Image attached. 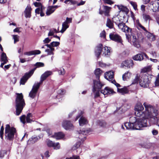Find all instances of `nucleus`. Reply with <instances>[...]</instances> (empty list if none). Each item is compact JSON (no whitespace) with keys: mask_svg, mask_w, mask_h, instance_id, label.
I'll list each match as a JSON object with an SVG mask.
<instances>
[{"mask_svg":"<svg viewBox=\"0 0 159 159\" xmlns=\"http://www.w3.org/2000/svg\"><path fill=\"white\" fill-rule=\"evenodd\" d=\"M131 116L129 118V122H126L124 124L125 126L128 129H141L142 127H147L148 125L147 120L143 117Z\"/></svg>","mask_w":159,"mask_h":159,"instance_id":"nucleus-1","label":"nucleus"},{"mask_svg":"<svg viewBox=\"0 0 159 159\" xmlns=\"http://www.w3.org/2000/svg\"><path fill=\"white\" fill-rule=\"evenodd\" d=\"M143 105L145 108L144 115L150 125L156 124L159 127V117H157V110L154 106L146 105L145 103Z\"/></svg>","mask_w":159,"mask_h":159,"instance_id":"nucleus-2","label":"nucleus"},{"mask_svg":"<svg viewBox=\"0 0 159 159\" xmlns=\"http://www.w3.org/2000/svg\"><path fill=\"white\" fill-rule=\"evenodd\" d=\"M52 72L50 71H47L43 74L40 77V82L34 84L33 88L29 94V96L32 98H34L36 96L38 90L39 88L40 85L43 81L49 76L52 74Z\"/></svg>","mask_w":159,"mask_h":159,"instance_id":"nucleus-3","label":"nucleus"},{"mask_svg":"<svg viewBox=\"0 0 159 159\" xmlns=\"http://www.w3.org/2000/svg\"><path fill=\"white\" fill-rule=\"evenodd\" d=\"M17 96L15 99L16 115H19L21 112L25 104L22 93H16Z\"/></svg>","mask_w":159,"mask_h":159,"instance_id":"nucleus-4","label":"nucleus"},{"mask_svg":"<svg viewBox=\"0 0 159 159\" xmlns=\"http://www.w3.org/2000/svg\"><path fill=\"white\" fill-rule=\"evenodd\" d=\"M5 133L6 139L10 141H12L15 135L17 134L16 128L14 127H11L8 124L6 125Z\"/></svg>","mask_w":159,"mask_h":159,"instance_id":"nucleus-5","label":"nucleus"},{"mask_svg":"<svg viewBox=\"0 0 159 159\" xmlns=\"http://www.w3.org/2000/svg\"><path fill=\"white\" fill-rule=\"evenodd\" d=\"M139 82V84L141 86L144 88H147L149 86V84L150 81L148 80V76L146 75H143L141 78L137 74L132 84H134Z\"/></svg>","mask_w":159,"mask_h":159,"instance_id":"nucleus-6","label":"nucleus"},{"mask_svg":"<svg viewBox=\"0 0 159 159\" xmlns=\"http://www.w3.org/2000/svg\"><path fill=\"white\" fill-rule=\"evenodd\" d=\"M103 85L104 84L101 82L99 79L93 80L92 91L94 95L95 98L99 96L100 90Z\"/></svg>","mask_w":159,"mask_h":159,"instance_id":"nucleus-7","label":"nucleus"},{"mask_svg":"<svg viewBox=\"0 0 159 159\" xmlns=\"http://www.w3.org/2000/svg\"><path fill=\"white\" fill-rule=\"evenodd\" d=\"M126 39L129 42H132L133 44L136 48H138L140 47V45L138 42V38L136 37L133 33L126 34Z\"/></svg>","mask_w":159,"mask_h":159,"instance_id":"nucleus-8","label":"nucleus"},{"mask_svg":"<svg viewBox=\"0 0 159 159\" xmlns=\"http://www.w3.org/2000/svg\"><path fill=\"white\" fill-rule=\"evenodd\" d=\"M144 109V107L142 104L140 103L136 104L135 107V114L138 117H140L142 116L143 114L142 111Z\"/></svg>","mask_w":159,"mask_h":159,"instance_id":"nucleus-9","label":"nucleus"},{"mask_svg":"<svg viewBox=\"0 0 159 159\" xmlns=\"http://www.w3.org/2000/svg\"><path fill=\"white\" fill-rule=\"evenodd\" d=\"M109 38L111 40L123 45L121 37L119 34L111 33L109 34Z\"/></svg>","mask_w":159,"mask_h":159,"instance_id":"nucleus-10","label":"nucleus"},{"mask_svg":"<svg viewBox=\"0 0 159 159\" xmlns=\"http://www.w3.org/2000/svg\"><path fill=\"white\" fill-rule=\"evenodd\" d=\"M62 125L63 127L66 130L72 129L73 125L70 121L68 120H65L63 121Z\"/></svg>","mask_w":159,"mask_h":159,"instance_id":"nucleus-11","label":"nucleus"},{"mask_svg":"<svg viewBox=\"0 0 159 159\" xmlns=\"http://www.w3.org/2000/svg\"><path fill=\"white\" fill-rule=\"evenodd\" d=\"M152 7L153 8H152L153 11L157 12L159 11V2L157 1L154 2H151L149 5V7Z\"/></svg>","mask_w":159,"mask_h":159,"instance_id":"nucleus-12","label":"nucleus"},{"mask_svg":"<svg viewBox=\"0 0 159 159\" xmlns=\"http://www.w3.org/2000/svg\"><path fill=\"white\" fill-rule=\"evenodd\" d=\"M102 44H99L95 48V54L98 58L99 57L102 51Z\"/></svg>","mask_w":159,"mask_h":159,"instance_id":"nucleus-13","label":"nucleus"},{"mask_svg":"<svg viewBox=\"0 0 159 159\" xmlns=\"http://www.w3.org/2000/svg\"><path fill=\"white\" fill-rule=\"evenodd\" d=\"M101 92L104 95H109L115 93L113 89L108 87H105L104 90H102L101 91Z\"/></svg>","mask_w":159,"mask_h":159,"instance_id":"nucleus-14","label":"nucleus"},{"mask_svg":"<svg viewBox=\"0 0 159 159\" xmlns=\"http://www.w3.org/2000/svg\"><path fill=\"white\" fill-rule=\"evenodd\" d=\"M114 76V72L112 70L107 72L106 74H105V78L110 81L113 79Z\"/></svg>","mask_w":159,"mask_h":159,"instance_id":"nucleus-15","label":"nucleus"},{"mask_svg":"<svg viewBox=\"0 0 159 159\" xmlns=\"http://www.w3.org/2000/svg\"><path fill=\"white\" fill-rule=\"evenodd\" d=\"M134 65L133 61L132 60H127L123 61L122 64L121 66L123 67L124 66L128 68H130L132 67Z\"/></svg>","mask_w":159,"mask_h":159,"instance_id":"nucleus-16","label":"nucleus"},{"mask_svg":"<svg viewBox=\"0 0 159 159\" xmlns=\"http://www.w3.org/2000/svg\"><path fill=\"white\" fill-rule=\"evenodd\" d=\"M90 131L89 129H83L82 130H80V131L78 133L80 135L79 138L80 139L81 141H84L83 138L82 137V135H85L89 134Z\"/></svg>","mask_w":159,"mask_h":159,"instance_id":"nucleus-17","label":"nucleus"},{"mask_svg":"<svg viewBox=\"0 0 159 159\" xmlns=\"http://www.w3.org/2000/svg\"><path fill=\"white\" fill-rule=\"evenodd\" d=\"M32 10L31 7L28 5L25 8L24 11L25 16L26 18H30L31 16V10Z\"/></svg>","mask_w":159,"mask_h":159,"instance_id":"nucleus-18","label":"nucleus"},{"mask_svg":"<svg viewBox=\"0 0 159 159\" xmlns=\"http://www.w3.org/2000/svg\"><path fill=\"white\" fill-rule=\"evenodd\" d=\"M30 77V75H29V74H27V73H26L24 76L21 78L20 80V84L23 85L25 84L28 79Z\"/></svg>","mask_w":159,"mask_h":159,"instance_id":"nucleus-19","label":"nucleus"},{"mask_svg":"<svg viewBox=\"0 0 159 159\" xmlns=\"http://www.w3.org/2000/svg\"><path fill=\"white\" fill-rule=\"evenodd\" d=\"M41 53V51L38 50H36L33 51H30L28 52H26L24 53L25 55L27 56H31L32 55H36L40 54Z\"/></svg>","mask_w":159,"mask_h":159,"instance_id":"nucleus-20","label":"nucleus"},{"mask_svg":"<svg viewBox=\"0 0 159 159\" xmlns=\"http://www.w3.org/2000/svg\"><path fill=\"white\" fill-rule=\"evenodd\" d=\"M33 115L31 113H29L27 115L26 117V121L27 123H31L32 122H34L35 120L34 118Z\"/></svg>","mask_w":159,"mask_h":159,"instance_id":"nucleus-21","label":"nucleus"},{"mask_svg":"<svg viewBox=\"0 0 159 159\" xmlns=\"http://www.w3.org/2000/svg\"><path fill=\"white\" fill-rule=\"evenodd\" d=\"M64 135V134L62 132H59L55 133L54 135L52 136L55 138L57 140H59L63 138Z\"/></svg>","mask_w":159,"mask_h":159,"instance_id":"nucleus-22","label":"nucleus"},{"mask_svg":"<svg viewBox=\"0 0 159 159\" xmlns=\"http://www.w3.org/2000/svg\"><path fill=\"white\" fill-rule=\"evenodd\" d=\"M117 91L122 95L128 93L129 92L127 87L126 86H125L122 88H118Z\"/></svg>","mask_w":159,"mask_h":159,"instance_id":"nucleus-23","label":"nucleus"},{"mask_svg":"<svg viewBox=\"0 0 159 159\" xmlns=\"http://www.w3.org/2000/svg\"><path fill=\"white\" fill-rule=\"evenodd\" d=\"M146 35L148 38V39L151 41H152L155 40V36L152 34L146 31Z\"/></svg>","mask_w":159,"mask_h":159,"instance_id":"nucleus-24","label":"nucleus"},{"mask_svg":"<svg viewBox=\"0 0 159 159\" xmlns=\"http://www.w3.org/2000/svg\"><path fill=\"white\" fill-rule=\"evenodd\" d=\"M79 121L80 125L81 126H83L88 123L87 119L83 116H81Z\"/></svg>","mask_w":159,"mask_h":159,"instance_id":"nucleus-25","label":"nucleus"},{"mask_svg":"<svg viewBox=\"0 0 159 159\" xmlns=\"http://www.w3.org/2000/svg\"><path fill=\"white\" fill-rule=\"evenodd\" d=\"M116 6L120 11L125 12L126 14H127L128 13L129 10L126 7H125L122 5H117Z\"/></svg>","mask_w":159,"mask_h":159,"instance_id":"nucleus-26","label":"nucleus"},{"mask_svg":"<svg viewBox=\"0 0 159 159\" xmlns=\"http://www.w3.org/2000/svg\"><path fill=\"white\" fill-rule=\"evenodd\" d=\"M96 123L97 125L103 128L105 127L107 125V123L104 120H98Z\"/></svg>","mask_w":159,"mask_h":159,"instance_id":"nucleus-27","label":"nucleus"},{"mask_svg":"<svg viewBox=\"0 0 159 159\" xmlns=\"http://www.w3.org/2000/svg\"><path fill=\"white\" fill-rule=\"evenodd\" d=\"M60 32L59 31V27L57 30L53 28L49 30V32L48 34V36H54V33H57Z\"/></svg>","mask_w":159,"mask_h":159,"instance_id":"nucleus-28","label":"nucleus"},{"mask_svg":"<svg viewBox=\"0 0 159 159\" xmlns=\"http://www.w3.org/2000/svg\"><path fill=\"white\" fill-rule=\"evenodd\" d=\"M102 52H103V54L105 55L109 56L110 53V48L107 46L104 47L103 48Z\"/></svg>","mask_w":159,"mask_h":159,"instance_id":"nucleus-29","label":"nucleus"},{"mask_svg":"<svg viewBox=\"0 0 159 159\" xmlns=\"http://www.w3.org/2000/svg\"><path fill=\"white\" fill-rule=\"evenodd\" d=\"M39 140L38 138L34 135L32 136L28 140V143H34Z\"/></svg>","mask_w":159,"mask_h":159,"instance_id":"nucleus-30","label":"nucleus"},{"mask_svg":"<svg viewBox=\"0 0 159 159\" xmlns=\"http://www.w3.org/2000/svg\"><path fill=\"white\" fill-rule=\"evenodd\" d=\"M133 59L136 61H141L143 59V53L138 54L133 57Z\"/></svg>","mask_w":159,"mask_h":159,"instance_id":"nucleus-31","label":"nucleus"},{"mask_svg":"<svg viewBox=\"0 0 159 159\" xmlns=\"http://www.w3.org/2000/svg\"><path fill=\"white\" fill-rule=\"evenodd\" d=\"M104 14L105 16H109V13L111 7L106 6L103 5Z\"/></svg>","mask_w":159,"mask_h":159,"instance_id":"nucleus-32","label":"nucleus"},{"mask_svg":"<svg viewBox=\"0 0 159 159\" xmlns=\"http://www.w3.org/2000/svg\"><path fill=\"white\" fill-rule=\"evenodd\" d=\"M102 73V71L99 68L96 69L94 71V74L97 79L99 80L100 77Z\"/></svg>","mask_w":159,"mask_h":159,"instance_id":"nucleus-33","label":"nucleus"},{"mask_svg":"<svg viewBox=\"0 0 159 159\" xmlns=\"http://www.w3.org/2000/svg\"><path fill=\"white\" fill-rule=\"evenodd\" d=\"M69 27L68 24L67 23V21H64L62 24L61 30L60 31V32L63 33Z\"/></svg>","mask_w":159,"mask_h":159,"instance_id":"nucleus-34","label":"nucleus"},{"mask_svg":"<svg viewBox=\"0 0 159 159\" xmlns=\"http://www.w3.org/2000/svg\"><path fill=\"white\" fill-rule=\"evenodd\" d=\"M106 25L107 27L110 29H112L114 27L113 22L108 18L107 19Z\"/></svg>","mask_w":159,"mask_h":159,"instance_id":"nucleus-35","label":"nucleus"},{"mask_svg":"<svg viewBox=\"0 0 159 159\" xmlns=\"http://www.w3.org/2000/svg\"><path fill=\"white\" fill-rule=\"evenodd\" d=\"M55 10V9L52 7V6H50L48 7L47 9L46 14L47 16H49L52 13H53Z\"/></svg>","mask_w":159,"mask_h":159,"instance_id":"nucleus-36","label":"nucleus"},{"mask_svg":"<svg viewBox=\"0 0 159 159\" xmlns=\"http://www.w3.org/2000/svg\"><path fill=\"white\" fill-rule=\"evenodd\" d=\"M131 74L129 72H127L123 74L122 76V79L123 80L125 81L127 80L128 79L131 77Z\"/></svg>","mask_w":159,"mask_h":159,"instance_id":"nucleus-37","label":"nucleus"},{"mask_svg":"<svg viewBox=\"0 0 159 159\" xmlns=\"http://www.w3.org/2000/svg\"><path fill=\"white\" fill-rule=\"evenodd\" d=\"M152 143L149 142H145L141 144V147L142 148H145L149 149L152 146Z\"/></svg>","mask_w":159,"mask_h":159,"instance_id":"nucleus-38","label":"nucleus"},{"mask_svg":"<svg viewBox=\"0 0 159 159\" xmlns=\"http://www.w3.org/2000/svg\"><path fill=\"white\" fill-rule=\"evenodd\" d=\"M124 27L125 28H124L123 31L125 32L126 33V34H130L132 33V29L131 28H130L126 25L124 26Z\"/></svg>","mask_w":159,"mask_h":159,"instance_id":"nucleus-39","label":"nucleus"},{"mask_svg":"<svg viewBox=\"0 0 159 159\" xmlns=\"http://www.w3.org/2000/svg\"><path fill=\"white\" fill-rule=\"evenodd\" d=\"M54 50V48H52L46 49L45 52H48V55H53L54 53L53 52V51Z\"/></svg>","mask_w":159,"mask_h":159,"instance_id":"nucleus-40","label":"nucleus"},{"mask_svg":"<svg viewBox=\"0 0 159 159\" xmlns=\"http://www.w3.org/2000/svg\"><path fill=\"white\" fill-rule=\"evenodd\" d=\"M1 59L2 61H5L7 62V57L6 54L3 52L1 55Z\"/></svg>","mask_w":159,"mask_h":159,"instance_id":"nucleus-41","label":"nucleus"},{"mask_svg":"<svg viewBox=\"0 0 159 159\" xmlns=\"http://www.w3.org/2000/svg\"><path fill=\"white\" fill-rule=\"evenodd\" d=\"M115 23L116 25H118V26L119 28L121 30L123 31L124 28H125L124 26L126 25L125 24L123 23H121L118 24L116 23Z\"/></svg>","mask_w":159,"mask_h":159,"instance_id":"nucleus-42","label":"nucleus"},{"mask_svg":"<svg viewBox=\"0 0 159 159\" xmlns=\"http://www.w3.org/2000/svg\"><path fill=\"white\" fill-rule=\"evenodd\" d=\"M143 18L145 21L147 22L148 20L150 19V17L147 14L145 13H143Z\"/></svg>","mask_w":159,"mask_h":159,"instance_id":"nucleus-43","label":"nucleus"},{"mask_svg":"<svg viewBox=\"0 0 159 159\" xmlns=\"http://www.w3.org/2000/svg\"><path fill=\"white\" fill-rule=\"evenodd\" d=\"M52 147L54 149L57 150L60 148V146L59 143H55L54 142Z\"/></svg>","mask_w":159,"mask_h":159,"instance_id":"nucleus-44","label":"nucleus"},{"mask_svg":"<svg viewBox=\"0 0 159 159\" xmlns=\"http://www.w3.org/2000/svg\"><path fill=\"white\" fill-rule=\"evenodd\" d=\"M57 71L60 75H63L65 73V71L63 68H61L60 69H58Z\"/></svg>","mask_w":159,"mask_h":159,"instance_id":"nucleus-45","label":"nucleus"},{"mask_svg":"<svg viewBox=\"0 0 159 159\" xmlns=\"http://www.w3.org/2000/svg\"><path fill=\"white\" fill-rule=\"evenodd\" d=\"M60 44V43L58 42L53 41L50 43V45L52 48L54 47H57Z\"/></svg>","mask_w":159,"mask_h":159,"instance_id":"nucleus-46","label":"nucleus"},{"mask_svg":"<svg viewBox=\"0 0 159 159\" xmlns=\"http://www.w3.org/2000/svg\"><path fill=\"white\" fill-rule=\"evenodd\" d=\"M20 118L21 122L22 123L24 124H25L26 123L25 119H26V117L25 115H23L22 116L20 117Z\"/></svg>","mask_w":159,"mask_h":159,"instance_id":"nucleus-47","label":"nucleus"},{"mask_svg":"<svg viewBox=\"0 0 159 159\" xmlns=\"http://www.w3.org/2000/svg\"><path fill=\"white\" fill-rule=\"evenodd\" d=\"M34 66L37 68L43 67L44 66V64L41 62H37L35 63Z\"/></svg>","mask_w":159,"mask_h":159,"instance_id":"nucleus-48","label":"nucleus"},{"mask_svg":"<svg viewBox=\"0 0 159 159\" xmlns=\"http://www.w3.org/2000/svg\"><path fill=\"white\" fill-rule=\"evenodd\" d=\"M81 143L80 141L77 142L76 144L74 145V146L72 148L73 149L75 150L80 147V145H81Z\"/></svg>","mask_w":159,"mask_h":159,"instance_id":"nucleus-49","label":"nucleus"},{"mask_svg":"<svg viewBox=\"0 0 159 159\" xmlns=\"http://www.w3.org/2000/svg\"><path fill=\"white\" fill-rule=\"evenodd\" d=\"M130 3L131 5L133 7L134 9L135 10H137V3L136 2H133V1H131L130 2Z\"/></svg>","mask_w":159,"mask_h":159,"instance_id":"nucleus-50","label":"nucleus"},{"mask_svg":"<svg viewBox=\"0 0 159 159\" xmlns=\"http://www.w3.org/2000/svg\"><path fill=\"white\" fill-rule=\"evenodd\" d=\"M7 151L6 150H2L0 151V157H3L6 154Z\"/></svg>","mask_w":159,"mask_h":159,"instance_id":"nucleus-51","label":"nucleus"},{"mask_svg":"<svg viewBox=\"0 0 159 159\" xmlns=\"http://www.w3.org/2000/svg\"><path fill=\"white\" fill-rule=\"evenodd\" d=\"M137 23L138 28L139 27L142 29L143 30H144L146 31L145 28L141 25L139 21H137Z\"/></svg>","mask_w":159,"mask_h":159,"instance_id":"nucleus-52","label":"nucleus"},{"mask_svg":"<svg viewBox=\"0 0 159 159\" xmlns=\"http://www.w3.org/2000/svg\"><path fill=\"white\" fill-rule=\"evenodd\" d=\"M151 132L152 135L154 136L157 135L158 134V130L155 128L152 129Z\"/></svg>","mask_w":159,"mask_h":159,"instance_id":"nucleus-53","label":"nucleus"},{"mask_svg":"<svg viewBox=\"0 0 159 159\" xmlns=\"http://www.w3.org/2000/svg\"><path fill=\"white\" fill-rule=\"evenodd\" d=\"M13 39H14V43H15L16 42L19 41V36L17 35H13Z\"/></svg>","mask_w":159,"mask_h":159,"instance_id":"nucleus-54","label":"nucleus"},{"mask_svg":"<svg viewBox=\"0 0 159 159\" xmlns=\"http://www.w3.org/2000/svg\"><path fill=\"white\" fill-rule=\"evenodd\" d=\"M103 1L105 4L111 5L114 3V2L111 0H103Z\"/></svg>","mask_w":159,"mask_h":159,"instance_id":"nucleus-55","label":"nucleus"},{"mask_svg":"<svg viewBox=\"0 0 159 159\" xmlns=\"http://www.w3.org/2000/svg\"><path fill=\"white\" fill-rule=\"evenodd\" d=\"M54 142L50 140H48L47 141V143L48 146L49 147H52Z\"/></svg>","mask_w":159,"mask_h":159,"instance_id":"nucleus-56","label":"nucleus"},{"mask_svg":"<svg viewBox=\"0 0 159 159\" xmlns=\"http://www.w3.org/2000/svg\"><path fill=\"white\" fill-rule=\"evenodd\" d=\"M155 84L156 86H159V75L156 77V80L155 82Z\"/></svg>","mask_w":159,"mask_h":159,"instance_id":"nucleus-57","label":"nucleus"},{"mask_svg":"<svg viewBox=\"0 0 159 159\" xmlns=\"http://www.w3.org/2000/svg\"><path fill=\"white\" fill-rule=\"evenodd\" d=\"M51 41V39H49V38L48 37L45 38L43 40V42L44 44L46 43H49Z\"/></svg>","mask_w":159,"mask_h":159,"instance_id":"nucleus-58","label":"nucleus"},{"mask_svg":"<svg viewBox=\"0 0 159 159\" xmlns=\"http://www.w3.org/2000/svg\"><path fill=\"white\" fill-rule=\"evenodd\" d=\"M37 68V67H36V66L34 68L31 70L28 73H27V74H29V75H30V76H31L33 74L34 71Z\"/></svg>","mask_w":159,"mask_h":159,"instance_id":"nucleus-59","label":"nucleus"},{"mask_svg":"<svg viewBox=\"0 0 159 159\" xmlns=\"http://www.w3.org/2000/svg\"><path fill=\"white\" fill-rule=\"evenodd\" d=\"M34 4L36 7H40L42 6L41 3L39 2H34Z\"/></svg>","mask_w":159,"mask_h":159,"instance_id":"nucleus-60","label":"nucleus"},{"mask_svg":"<svg viewBox=\"0 0 159 159\" xmlns=\"http://www.w3.org/2000/svg\"><path fill=\"white\" fill-rule=\"evenodd\" d=\"M100 36L101 37L105 38L106 37L105 32L103 30L100 34Z\"/></svg>","mask_w":159,"mask_h":159,"instance_id":"nucleus-61","label":"nucleus"},{"mask_svg":"<svg viewBox=\"0 0 159 159\" xmlns=\"http://www.w3.org/2000/svg\"><path fill=\"white\" fill-rule=\"evenodd\" d=\"M65 21H67V23L68 24L69 23H71L72 22V18L67 17L66 18V20Z\"/></svg>","mask_w":159,"mask_h":159,"instance_id":"nucleus-62","label":"nucleus"},{"mask_svg":"<svg viewBox=\"0 0 159 159\" xmlns=\"http://www.w3.org/2000/svg\"><path fill=\"white\" fill-rule=\"evenodd\" d=\"M64 90L63 89H60L58 91V94L62 95L64 94Z\"/></svg>","mask_w":159,"mask_h":159,"instance_id":"nucleus-63","label":"nucleus"},{"mask_svg":"<svg viewBox=\"0 0 159 159\" xmlns=\"http://www.w3.org/2000/svg\"><path fill=\"white\" fill-rule=\"evenodd\" d=\"M41 9L40 8H36L35 10V12L38 14H39L40 13V11H41Z\"/></svg>","mask_w":159,"mask_h":159,"instance_id":"nucleus-64","label":"nucleus"}]
</instances>
